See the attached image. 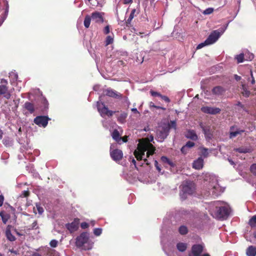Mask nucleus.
<instances>
[{"label":"nucleus","instance_id":"obj_7","mask_svg":"<svg viewBox=\"0 0 256 256\" xmlns=\"http://www.w3.org/2000/svg\"><path fill=\"white\" fill-rule=\"evenodd\" d=\"M170 130V126L164 124L158 126L156 132V138L158 141L162 142L167 137Z\"/></svg>","mask_w":256,"mask_h":256},{"label":"nucleus","instance_id":"obj_45","mask_svg":"<svg viewBox=\"0 0 256 256\" xmlns=\"http://www.w3.org/2000/svg\"><path fill=\"white\" fill-rule=\"evenodd\" d=\"M200 152L202 153V154L203 156H204V157L207 156L208 155V150L206 148H202Z\"/></svg>","mask_w":256,"mask_h":256},{"label":"nucleus","instance_id":"obj_3","mask_svg":"<svg viewBox=\"0 0 256 256\" xmlns=\"http://www.w3.org/2000/svg\"><path fill=\"white\" fill-rule=\"evenodd\" d=\"M206 180L208 182V184H206L210 194H212V196H215L220 194L222 192V188L218 183V179L216 176L210 174H206Z\"/></svg>","mask_w":256,"mask_h":256},{"label":"nucleus","instance_id":"obj_50","mask_svg":"<svg viewBox=\"0 0 256 256\" xmlns=\"http://www.w3.org/2000/svg\"><path fill=\"white\" fill-rule=\"evenodd\" d=\"M150 92L152 96H159L160 98V96H162V94H160V93L152 91V90H151Z\"/></svg>","mask_w":256,"mask_h":256},{"label":"nucleus","instance_id":"obj_9","mask_svg":"<svg viewBox=\"0 0 256 256\" xmlns=\"http://www.w3.org/2000/svg\"><path fill=\"white\" fill-rule=\"evenodd\" d=\"M112 147L113 145H112L110 149V155L112 158L116 162H118L121 160L123 157L122 152L118 149H114L112 150Z\"/></svg>","mask_w":256,"mask_h":256},{"label":"nucleus","instance_id":"obj_10","mask_svg":"<svg viewBox=\"0 0 256 256\" xmlns=\"http://www.w3.org/2000/svg\"><path fill=\"white\" fill-rule=\"evenodd\" d=\"M204 246L203 244H194L189 253L188 256H201V254L204 251Z\"/></svg>","mask_w":256,"mask_h":256},{"label":"nucleus","instance_id":"obj_52","mask_svg":"<svg viewBox=\"0 0 256 256\" xmlns=\"http://www.w3.org/2000/svg\"><path fill=\"white\" fill-rule=\"evenodd\" d=\"M80 226L82 228L85 229L88 227V224L86 222H83L81 224Z\"/></svg>","mask_w":256,"mask_h":256},{"label":"nucleus","instance_id":"obj_32","mask_svg":"<svg viewBox=\"0 0 256 256\" xmlns=\"http://www.w3.org/2000/svg\"><path fill=\"white\" fill-rule=\"evenodd\" d=\"M201 127L202 128V130H203L205 136L206 137L210 138V136H212V134H211V132L210 131V127H208V126H207V127L203 126H201Z\"/></svg>","mask_w":256,"mask_h":256},{"label":"nucleus","instance_id":"obj_36","mask_svg":"<svg viewBox=\"0 0 256 256\" xmlns=\"http://www.w3.org/2000/svg\"><path fill=\"white\" fill-rule=\"evenodd\" d=\"M178 231L181 234H186L188 232V228L186 226H182L180 227Z\"/></svg>","mask_w":256,"mask_h":256},{"label":"nucleus","instance_id":"obj_6","mask_svg":"<svg viewBox=\"0 0 256 256\" xmlns=\"http://www.w3.org/2000/svg\"><path fill=\"white\" fill-rule=\"evenodd\" d=\"M228 25L218 30L212 31L206 38V42L210 45L215 43L220 37L224 34L227 28Z\"/></svg>","mask_w":256,"mask_h":256},{"label":"nucleus","instance_id":"obj_41","mask_svg":"<svg viewBox=\"0 0 256 256\" xmlns=\"http://www.w3.org/2000/svg\"><path fill=\"white\" fill-rule=\"evenodd\" d=\"M210 45L209 44H208V42H206V40L204 42H202L200 44L196 47V49L198 50V49H200L202 48L203 47L206 46H208Z\"/></svg>","mask_w":256,"mask_h":256},{"label":"nucleus","instance_id":"obj_49","mask_svg":"<svg viewBox=\"0 0 256 256\" xmlns=\"http://www.w3.org/2000/svg\"><path fill=\"white\" fill-rule=\"evenodd\" d=\"M8 8H6L4 14L2 17V21H4L6 20V18L8 16Z\"/></svg>","mask_w":256,"mask_h":256},{"label":"nucleus","instance_id":"obj_21","mask_svg":"<svg viewBox=\"0 0 256 256\" xmlns=\"http://www.w3.org/2000/svg\"><path fill=\"white\" fill-rule=\"evenodd\" d=\"M247 256H256V248L251 246L248 248L246 250Z\"/></svg>","mask_w":256,"mask_h":256},{"label":"nucleus","instance_id":"obj_23","mask_svg":"<svg viewBox=\"0 0 256 256\" xmlns=\"http://www.w3.org/2000/svg\"><path fill=\"white\" fill-rule=\"evenodd\" d=\"M161 160L164 164L168 165L170 168H174L176 166L174 162L166 156H162Z\"/></svg>","mask_w":256,"mask_h":256},{"label":"nucleus","instance_id":"obj_37","mask_svg":"<svg viewBox=\"0 0 256 256\" xmlns=\"http://www.w3.org/2000/svg\"><path fill=\"white\" fill-rule=\"evenodd\" d=\"M114 40L113 37L110 36H108L106 37V45L108 46L112 43Z\"/></svg>","mask_w":256,"mask_h":256},{"label":"nucleus","instance_id":"obj_2","mask_svg":"<svg viewBox=\"0 0 256 256\" xmlns=\"http://www.w3.org/2000/svg\"><path fill=\"white\" fill-rule=\"evenodd\" d=\"M154 150V148L149 142L140 141L134 152V154L137 160H144L146 164H148L147 158L153 154Z\"/></svg>","mask_w":256,"mask_h":256},{"label":"nucleus","instance_id":"obj_4","mask_svg":"<svg viewBox=\"0 0 256 256\" xmlns=\"http://www.w3.org/2000/svg\"><path fill=\"white\" fill-rule=\"evenodd\" d=\"M76 244L77 247L88 250L92 248L93 242L90 240L89 234L84 232L76 238Z\"/></svg>","mask_w":256,"mask_h":256},{"label":"nucleus","instance_id":"obj_30","mask_svg":"<svg viewBox=\"0 0 256 256\" xmlns=\"http://www.w3.org/2000/svg\"><path fill=\"white\" fill-rule=\"evenodd\" d=\"M0 216L2 218V222L6 224L10 218V215L4 212H0Z\"/></svg>","mask_w":256,"mask_h":256},{"label":"nucleus","instance_id":"obj_39","mask_svg":"<svg viewBox=\"0 0 256 256\" xmlns=\"http://www.w3.org/2000/svg\"><path fill=\"white\" fill-rule=\"evenodd\" d=\"M102 233V229L100 228H96L94 230V234L96 236H100Z\"/></svg>","mask_w":256,"mask_h":256},{"label":"nucleus","instance_id":"obj_38","mask_svg":"<svg viewBox=\"0 0 256 256\" xmlns=\"http://www.w3.org/2000/svg\"><path fill=\"white\" fill-rule=\"evenodd\" d=\"M250 171L254 176H256V163L251 165Z\"/></svg>","mask_w":256,"mask_h":256},{"label":"nucleus","instance_id":"obj_64","mask_svg":"<svg viewBox=\"0 0 256 256\" xmlns=\"http://www.w3.org/2000/svg\"><path fill=\"white\" fill-rule=\"evenodd\" d=\"M1 83L2 84H7V81L6 80L2 79L1 80Z\"/></svg>","mask_w":256,"mask_h":256},{"label":"nucleus","instance_id":"obj_40","mask_svg":"<svg viewBox=\"0 0 256 256\" xmlns=\"http://www.w3.org/2000/svg\"><path fill=\"white\" fill-rule=\"evenodd\" d=\"M164 124L169 125L170 126V128H173L174 130L176 129V122L174 120L170 121V123Z\"/></svg>","mask_w":256,"mask_h":256},{"label":"nucleus","instance_id":"obj_26","mask_svg":"<svg viewBox=\"0 0 256 256\" xmlns=\"http://www.w3.org/2000/svg\"><path fill=\"white\" fill-rule=\"evenodd\" d=\"M188 244L185 242H180L176 244V248L178 251L183 252L185 251L187 248Z\"/></svg>","mask_w":256,"mask_h":256},{"label":"nucleus","instance_id":"obj_29","mask_svg":"<svg viewBox=\"0 0 256 256\" xmlns=\"http://www.w3.org/2000/svg\"><path fill=\"white\" fill-rule=\"evenodd\" d=\"M112 136L113 139L118 142L122 140V138L120 136L118 132L116 130H114L112 132Z\"/></svg>","mask_w":256,"mask_h":256},{"label":"nucleus","instance_id":"obj_25","mask_svg":"<svg viewBox=\"0 0 256 256\" xmlns=\"http://www.w3.org/2000/svg\"><path fill=\"white\" fill-rule=\"evenodd\" d=\"M224 91V89L220 86H216L212 89V93L218 96L222 94Z\"/></svg>","mask_w":256,"mask_h":256},{"label":"nucleus","instance_id":"obj_54","mask_svg":"<svg viewBox=\"0 0 256 256\" xmlns=\"http://www.w3.org/2000/svg\"><path fill=\"white\" fill-rule=\"evenodd\" d=\"M160 98L164 100L167 102H170V99L166 96L162 95Z\"/></svg>","mask_w":256,"mask_h":256},{"label":"nucleus","instance_id":"obj_47","mask_svg":"<svg viewBox=\"0 0 256 256\" xmlns=\"http://www.w3.org/2000/svg\"><path fill=\"white\" fill-rule=\"evenodd\" d=\"M246 55H248V58H246V60H252L254 58V56L253 54H251V53H250L248 52H246L245 54V57L246 56Z\"/></svg>","mask_w":256,"mask_h":256},{"label":"nucleus","instance_id":"obj_28","mask_svg":"<svg viewBox=\"0 0 256 256\" xmlns=\"http://www.w3.org/2000/svg\"><path fill=\"white\" fill-rule=\"evenodd\" d=\"M6 235L7 238L11 241H14L15 240V237L12 234L9 226H8L6 229Z\"/></svg>","mask_w":256,"mask_h":256},{"label":"nucleus","instance_id":"obj_44","mask_svg":"<svg viewBox=\"0 0 256 256\" xmlns=\"http://www.w3.org/2000/svg\"><path fill=\"white\" fill-rule=\"evenodd\" d=\"M213 12H214V9L212 8H208L206 10H205L204 11L203 14H212Z\"/></svg>","mask_w":256,"mask_h":256},{"label":"nucleus","instance_id":"obj_27","mask_svg":"<svg viewBox=\"0 0 256 256\" xmlns=\"http://www.w3.org/2000/svg\"><path fill=\"white\" fill-rule=\"evenodd\" d=\"M33 210L34 212L36 214L38 212L40 214H42L44 212L43 208L41 206V205L40 204H36V207L34 208Z\"/></svg>","mask_w":256,"mask_h":256},{"label":"nucleus","instance_id":"obj_48","mask_svg":"<svg viewBox=\"0 0 256 256\" xmlns=\"http://www.w3.org/2000/svg\"><path fill=\"white\" fill-rule=\"evenodd\" d=\"M58 242L56 240H53L50 241V244L52 248H56L58 245Z\"/></svg>","mask_w":256,"mask_h":256},{"label":"nucleus","instance_id":"obj_5","mask_svg":"<svg viewBox=\"0 0 256 256\" xmlns=\"http://www.w3.org/2000/svg\"><path fill=\"white\" fill-rule=\"evenodd\" d=\"M180 196L182 200H186L188 196L192 194L194 190V184L190 181H184L180 186Z\"/></svg>","mask_w":256,"mask_h":256},{"label":"nucleus","instance_id":"obj_12","mask_svg":"<svg viewBox=\"0 0 256 256\" xmlns=\"http://www.w3.org/2000/svg\"><path fill=\"white\" fill-rule=\"evenodd\" d=\"M79 219L75 218L72 222L66 224V228L72 233L77 230L79 226Z\"/></svg>","mask_w":256,"mask_h":256},{"label":"nucleus","instance_id":"obj_31","mask_svg":"<svg viewBox=\"0 0 256 256\" xmlns=\"http://www.w3.org/2000/svg\"><path fill=\"white\" fill-rule=\"evenodd\" d=\"M92 18L88 15H86L84 20V26L86 28H89L91 22Z\"/></svg>","mask_w":256,"mask_h":256},{"label":"nucleus","instance_id":"obj_43","mask_svg":"<svg viewBox=\"0 0 256 256\" xmlns=\"http://www.w3.org/2000/svg\"><path fill=\"white\" fill-rule=\"evenodd\" d=\"M127 117V114L126 113H123L120 114V116L118 118V120L121 122H123L124 120Z\"/></svg>","mask_w":256,"mask_h":256},{"label":"nucleus","instance_id":"obj_46","mask_svg":"<svg viewBox=\"0 0 256 256\" xmlns=\"http://www.w3.org/2000/svg\"><path fill=\"white\" fill-rule=\"evenodd\" d=\"M42 103L44 106V109H46L48 108V102L45 98H42Z\"/></svg>","mask_w":256,"mask_h":256},{"label":"nucleus","instance_id":"obj_13","mask_svg":"<svg viewBox=\"0 0 256 256\" xmlns=\"http://www.w3.org/2000/svg\"><path fill=\"white\" fill-rule=\"evenodd\" d=\"M104 13L95 12L92 14V19L97 23H102L104 22Z\"/></svg>","mask_w":256,"mask_h":256},{"label":"nucleus","instance_id":"obj_57","mask_svg":"<svg viewBox=\"0 0 256 256\" xmlns=\"http://www.w3.org/2000/svg\"><path fill=\"white\" fill-rule=\"evenodd\" d=\"M250 73L251 78H252L251 83H252V84H254L255 82V80H254V78L253 76V74H252V70H250Z\"/></svg>","mask_w":256,"mask_h":256},{"label":"nucleus","instance_id":"obj_19","mask_svg":"<svg viewBox=\"0 0 256 256\" xmlns=\"http://www.w3.org/2000/svg\"><path fill=\"white\" fill-rule=\"evenodd\" d=\"M234 150L240 154H246L251 152L252 150L250 147L242 146L234 148Z\"/></svg>","mask_w":256,"mask_h":256},{"label":"nucleus","instance_id":"obj_61","mask_svg":"<svg viewBox=\"0 0 256 256\" xmlns=\"http://www.w3.org/2000/svg\"><path fill=\"white\" fill-rule=\"evenodd\" d=\"M150 107H154V108H160V107L156 106L152 102L150 103Z\"/></svg>","mask_w":256,"mask_h":256},{"label":"nucleus","instance_id":"obj_56","mask_svg":"<svg viewBox=\"0 0 256 256\" xmlns=\"http://www.w3.org/2000/svg\"><path fill=\"white\" fill-rule=\"evenodd\" d=\"M4 201V197L2 195L0 196V206H2L3 204Z\"/></svg>","mask_w":256,"mask_h":256},{"label":"nucleus","instance_id":"obj_15","mask_svg":"<svg viewBox=\"0 0 256 256\" xmlns=\"http://www.w3.org/2000/svg\"><path fill=\"white\" fill-rule=\"evenodd\" d=\"M2 94L6 99H9L11 96V94L8 90V88L4 84L0 86V96Z\"/></svg>","mask_w":256,"mask_h":256},{"label":"nucleus","instance_id":"obj_42","mask_svg":"<svg viewBox=\"0 0 256 256\" xmlns=\"http://www.w3.org/2000/svg\"><path fill=\"white\" fill-rule=\"evenodd\" d=\"M136 12V9H134L132 10L130 16H129V18L128 20V22H131V20L133 19V18H134V14L135 12Z\"/></svg>","mask_w":256,"mask_h":256},{"label":"nucleus","instance_id":"obj_17","mask_svg":"<svg viewBox=\"0 0 256 256\" xmlns=\"http://www.w3.org/2000/svg\"><path fill=\"white\" fill-rule=\"evenodd\" d=\"M106 94L108 96L114 98H120L121 97V94H120V93H118L116 90H112L111 88H108L106 90Z\"/></svg>","mask_w":256,"mask_h":256},{"label":"nucleus","instance_id":"obj_16","mask_svg":"<svg viewBox=\"0 0 256 256\" xmlns=\"http://www.w3.org/2000/svg\"><path fill=\"white\" fill-rule=\"evenodd\" d=\"M203 164V159L202 158H199L194 162L192 166L196 170H200L202 168Z\"/></svg>","mask_w":256,"mask_h":256},{"label":"nucleus","instance_id":"obj_14","mask_svg":"<svg viewBox=\"0 0 256 256\" xmlns=\"http://www.w3.org/2000/svg\"><path fill=\"white\" fill-rule=\"evenodd\" d=\"M202 110L204 113L214 114L220 112V109L216 108L204 106L202 108Z\"/></svg>","mask_w":256,"mask_h":256},{"label":"nucleus","instance_id":"obj_55","mask_svg":"<svg viewBox=\"0 0 256 256\" xmlns=\"http://www.w3.org/2000/svg\"><path fill=\"white\" fill-rule=\"evenodd\" d=\"M104 32L106 34H108L110 32V28L108 26H106L104 29Z\"/></svg>","mask_w":256,"mask_h":256},{"label":"nucleus","instance_id":"obj_63","mask_svg":"<svg viewBox=\"0 0 256 256\" xmlns=\"http://www.w3.org/2000/svg\"><path fill=\"white\" fill-rule=\"evenodd\" d=\"M130 158L132 159V164L134 165V166H136V160L134 159V158Z\"/></svg>","mask_w":256,"mask_h":256},{"label":"nucleus","instance_id":"obj_35","mask_svg":"<svg viewBox=\"0 0 256 256\" xmlns=\"http://www.w3.org/2000/svg\"><path fill=\"white\" fill-rule=\"evenodd\" d=\"M248 224L252 227H256V215L252 217L249 220Z\"/></svg>","mask_w":256,"mask_h":256},{"label":"nucleus","instance_id":"obj_11","mask_svg":"<svg viewBox=\"0 0 256 256\" xmlns=\"http://www.w3.org/2000/svg\"><path fill=\"white\" fill-rule=\"evenodd\" d=\"M50 120L46 116H38L34 118V122L39 126L45 128L48 125Z\"/></svg>","mask_w":256,"mask_h":256},{"label":"nucleus","instance_id":"obj_62","mask_svg":"<svg viewBox=\"0 0 256 256\" xmlns=\"http://www.w3.org/2000/svg\"><path fill=\"white\" fill-rule=\"evenodd\" d=\"M234 78H235V79L236 80H240L241 78L240 76H238V75H235L234 76Z\"/></svg>","mask_w":256,"mask_h":256},{"label":"nucleus","instance_id":"obj_58","mask_svg":"<svg viewBox=\"0 0 256 256\" xmlns=\"http://www.w3.org/2000/svg\"><path fill=\"white\" fill-rule=\"evenodd\" d=\"M29 192L27 190H24L22 192V195L24 197H26L28 196Z\"/></svg>","mask_w":256,"mask_h":256},{"label":"nucleus","instance_id":"obj_20","mask_svg":"<svg viewBox=\"0 0 256 256\" xmlns=\"http://www.w3.org/2000/svg\"><path fill=\"white\" fill-rule=\"evenodd\" d=\"M185 136L188 138L191 139L193 140H196L198 139V136L193 130H188Z\"/></svg>","mask_w":256,"mask_h":256},{"label":"nucleus","instance_id":"obj_59","mask_svg":"<svg viewBox=\"0 0 256 256\" xmlns=\"http://www.w3.org/2000/svg\"><path fill=\"white\" fill-rule=\"evenodd\" d=\"M132 0H123V3L124 4H128L132 3Z\"/></svg>","mask_w":256,"mask_h":256},{"label":"nucleus","instance_id":"obj_51","mask_svg":"<svg viewBox=\"0 0 256 256\" xmlns=\"http://www.w3.org/2000/svg\"><path fill=\"white\" fill-rule=\"evenodd\" d=\"M32 229H37L38 228V224L36 221H34L30 226Z\"/></svg>","mask_w":256,"mask_h":256},{"label":"nucleus","instance_id":"obj_8","mask_svg":"<svg viewBox=\"0 0 256 256\" xmlns=\"http://www.w3.org/2000/svg\"><path fill=\"white\" fill-rule=\"evenodd\" d=\"M97 108L100 116L102 117L105 116H112L113 114V112L108 110L102 102H97Z\"/></svg>","mask_w":256,"mask_h":256},{"label":"nucleus","instance_id":"obj_60","mask_svg":"<svg viewBox=\"0 0 256 256\" xmlns=\"http://www.w3.org/2000/svg\"><path fill=\"white\" fill-rule=\"evenodd\" d=\"M132 111L135 114H139V112H138V110H137V109L136 108H132Z\"/></svg>","mask_w":256,"mask_h":256},{"label":"nucleus","instance_id":"obj_53","mask_svg":"<svg viewBox=\"0 0 256 256\" xmlns=\"http://www.w3.org/2000/svg\"><path fill=\"white\" fill-rule=\"evenodd\" d=\"M154 166L156 168V170H158V172H160L161 171V169L160 168L159 166H158V162L156 161V160H155L154 162Z\"/></svg>","mask_w":256,"mask_h":256},{"label":"nucleus","instance_id":"obj_18","mask_svg":"<svg viewBox=\"0 0 256 256\" xmlns=\"http://www.w3.org/2000/svg\"><path fill=\"white\" fill-rule=\"evenodd\" d=\"M244 132V130H240V129L236 128V130H234V128L232 127L230 130V138L236 137L239 134H241L242 133Z\"/></svg>","mask_w":256,"mask_h":256},{"label":"nucleus","instance_id":"obj_33","mask_svg":"<svg viewBox=\"0 0 256 256\" xmlns=\"http://www.w3.org/2000/svg\"><path fill=\"white\" fill-rule=\"evenodd\" d=\"M242 93L246 97H248L250 95V92L248 90L246 86L244 84H242Z\"/></svg>","mask_w":256,"mask_h":256},{"label":"nucleus","instance_id":"obj_34","mask_svg":"<svg viewBox=\"0 0 256 256\" xmlns=\"http://www.w3.org/2000/svg\"><path fill=\"white\" fill-rule=\"evenodd\" d=\"M236 58L237 60L238 63L242 62L244 60H246L245 54H240L238 55H237L236 57Z\"/></svg>","mask_w":256,"mask_h":256},{"label":"nucleus","instance_id":"obj_24","mask_svg":"<svg viewBox=\"0 0 256 256\" xmlns=\"http://www.w3.org/2000/svg\"><path fill=\"white\" fill-rule=\"evenodd\" d=\"M24 108L27 110L30 114L34 111V106L33 104L30 102H26L24 104Z\"/></svg>","mask_w":256,"mask_h":256},{"label":"nucleus","instance_id":"obj_22","mask_svg":"<svg viewBox=\"0 0 256 256\" xmlns=\"http://www.w3.org/2000/svg\"><path fill=\"white\" fill-rule=\"evenodd\" d=\"M194 146V143L192 142L188 141L186 144L183 146L181 148V151L182 153H186V150L188 148H192Z\"/></svg>","mask_w":256,"mask_h":256},{"label":"nucleus","instance_id":"obj_1","mask_svg":"<svg viewBox=\"0 0 256 256\" xmlns=\"http://www.w3.org/2000/svg\"><path fill=\"white\" fill-rule=\"evenodd\" d=\"M209 212L212 217L218 219H224L229 215L230 208L221 201H214L210 204Z\"/></svg>","mask_w":256,"mask_h":256}]
</instances>
